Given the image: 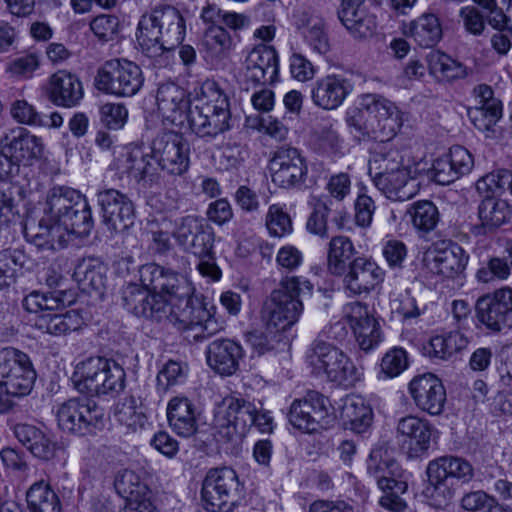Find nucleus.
<instances>
[{
    "mask_svg": "<svg viewBox=\"0 0 512 512\" xmlns=\"http://www.w3.org/2000/svg\"><path fill=\"white\" fill-rule=\"evenodd\" d=\"M43 216L36 223L26 222V239L40 249L60 250L70 234L87 235L92 226L91 208L87 199L73 188L54 186L43 203Z\"/></svg>",
    "mask_w": 512,
    "mask_h": 512,
    "instance_id": "f257e3e1",
    "label": "nucleus"
},
{
    "mask_svg": "<svg viewBox=\"0 0 512 512\" xmlns=\"http://www.w3.org/2000/svg\"><path fill=\"white\" fill-rule=\"evenodd\" d=\"M364 111L356 110L346 118L350 133L358 141L393 138L402 126V117L397 106L378 94L363 96Z\"/></svg>",
    "mask_w": 512,
    "mask_h": 512,
    "instance_id": "f03ea898",
    "label": "nucleus"
},
{
    "mask_svg": "<svg viewBox=\"0 0 512 512\" xmlns=\"http://www.w3.org/2000/svg\"><path fill=\"white\" fill-rule=\"evenodd\" d=\"M185 20L178 9L165 5L156 7L141 17L137 27V42L149 57H159L184 40Z\"/></svg>",
    "mask_w": 512,
    "mask_h": 512,
    "instance_id": "7ed1b4c3",
    "label": "nucleus"
},
{
    "mask_svg": "<svg viewBox=\"0 0 512 512\" xmlns=\"http://www.w3.org/2000/svg\"><path fill=\"white\" fill-rule=\"evenodd\" d=\"M312 284L301 277L292 276L284 278L264 302L262 319L267 329L284 331L294 325L303 310L299 299L302 292H311Z\"/></svg>",
    "mask_w": 512,
    "mask_h": 512,
    "instance_id": "20e7f679",
    "label": "nucleus"
},
{
    "mask_svg": "<svg viewBox=\"0 0 512 512\" xmlns=\"http://www.w3.org/2000/svg\"><path fill=\"white\" fill-rule=\"evenodd\" d=\"M74 377L79 392L99 396L122 390L125 372L114 360L91 357L77 365Z\"/></svg>",
    "mask_w": 512,
    "mask_h": 512,
    "instance_id": "39448f33",
    "label": "nucleus"
},
{
    "mask_svg": "<svg viewBox=\"0 0 512 512\" xmlns=\"http://www.w3.org/2000/svg\"><path fill=\"white\" fill-rule=\"evenodd\" d=\"M40 138L23 128L12 130L0 138V180L19 174L20 166H30L43 154Z\"/></svg>",
    "mask_w": 512,
    "mask_h": 512,
    "instance_id": "423d86ee",
    "label": "nucleus"
},
{
    "mask_svg": "<svg viewBox=\"0 0 512 512\" xmlns=\"http://www.w3.org/2000/svg\"><path fill=\"white\" fill-rule=\"evenodd\" d=\"M306 359L315 374H324L332 382L352 385L360 378L359 371L350 358L341 349L325 341H315L308 350Z\"/></svg>",
    "mask_w": 512,
    "mask_h": 512,
    "instance_id": "0eeeda50",
    "label": "nucleus"
},
{
    "mask_svg": "<svg viewBox=\"0 0 512 512\" xmlns=\"http://www.w3.org/2000/svg\"><path fill=\"white\" fill-rule=\"evenodd\" d=\"M143 84L144 76L140 66L124 58L104 62L95 76L96 88L116 97H132Z\"/></svg>",
    "mask_w": 512,
    "mask_h": 512,
    "instance_id": "6e6552de",
    "label": "nucleus"
},
{
    "mask_svg": "<svg viewBox=\"0 0 512 512\" xmlns=\"http://www.w3.org/2000/svg\"><path fill=\"white\" fill-rule=\"evenodd\" d=\"M37 378L30 357L14 347L0 349V390L13 397L30 394Z\"/></svg>",
    "mask_w": 512,
    "mask_h": 512,
    "instance_id": "1a4fd4ad",
    "label": "nucleus"
},
{
    "mask_svg": "<svg viewBox=\"0 0 512 512\" xmlns=\"http://www.w3.org/2000/svg\"><path fill=\"white\" fill-rule=\"evenodd\" d=\"M150 157L162 171L169 175L181 176L190 164V147L181 133L163 131L157 134L150 144Z\"/></svg>",
    "mask_w": 512,
    "mask_h": 512,
    "instance_id": "9d476101",
    "label": "nucleus"
},
{
    "mask_svg": "<svg viewBox=\"0 0 512 512\" xmlns=\"http://www.w3.org/2000/svg\"><path fill=\"white\" fill-rule=\"evenodd\" d=\"M104 412L94 401L72 398L62 403L57 410L59 427L66 432L86 435L103 426Z\"/></svg>",
    "mask_w": 512,
    "mask_h": 512,
    "instance_id": "9b49d317",
    "label": "nucleus"
},
{
    "mask_svg": "<svg viewBox=\"0 0 512 512\" xmlns=\"http://www.w3.org/2000/svg\"><path fill=\"white\" fill-rule=\"evenodd\" d=\"M476 316L489 331L512 329V287L504 286L479 297Z\"/></svg>",
    "mask_w": 512,
    "mask_h": 512,
    "instance_id": "f8f14e48",
    "label": "nucleus"
},
{
    "mask_svg": "<svg viewBox=\"0 0 512 512\" xmlns=\"http://www.w3.org/2000/svg\"><path fill=\"white\" fill-rule=\"evenodd\" d=\"M269 168L272 182L285 189L303 186L308 173L305 159L293 147L278 148L270 160Z\"/></svg>",
    "mask_w": 512,
    "mask_h": 512,
    "instance_id": "ddd939ff",
    "label": "nucleus"
},
{
    "mask_svg": "<svg viewBox=\"0 0 512 512\" xmlns=\"http://www.w3.org/2000/svg\"><path fill=\"white\" fill-rule=\"evenodd\" d=\"M212 309L214 307L208 309L205 304L194 298L191 304L181 308L171 318V323L179 330L194 332L193 338L196 341L206 339L223 329L222 324L214 318Z\"/></svg>",
    "mask_w": 512,
    "mask_h": 512,
    "instance_id": "4468645a",
    "label": "nucleus"
},
{
    "mask_svg": "<svg viewBox=\"0 0 512 512\" xmlns=\"http://www.w3.org/2000/svg\"><path fill=\"white\" fill-rule=\"evenodd\" d=\"M97 200L109 230L119 233L134 224L135 208L126 194L116 189H104L97 193Z\"/></svg>",
    "mask_w": 512,
    "mask_h": 512,
    "instance_id": "2eb2a0df",
    "label": "nucleus"
},
{
    "mask_svg": "<svg viewBox=\"0 0 512 512\" xmlns=\"http://www.w3.org/2000/svg\"><path fill=\"white\" fill-rule=\"evenodd\" d=\"M353 91L354 82L351 75L332 73L313 83L311 99L318 108L331 111L339 108Z\"/></svg>",
    "mask_w": 512,
    "mask_h": 512,
    "instance_id": "dca6fc26",
    "label": "nucleus"
},
{
    "mask_svg": "<svg viewBox=\"0 0 512 512\" xmlns=\"http://www.w3.org/2000/svg\"><path fill=\"white\" fill-rule=\"evenodd\" d=\"M125 308L138 317L156 321L168 320L171 323L169 305L161 295L154 294L137 284H128L122 292Z\"/></svg>",
    "mask_w": 512,
    "mask_h": 512,
    "instance_id": "f3484780",
    "label": "nucleus"
},
{
    "mask_svg": "<svg viewBox=\"0 0 512 512\" xmlns=\"http://www.w3.org/2000/svg\"><path fill=\"white\" fill-rule=\"evenodd\" d=\"M409 393L415 405L432 416L440 415L446 403V390L441 380L431 373L414 377Z\"/></svg>",
    "mask_w": 512,
    "mask_h": 512,
    "instance_id": "a211bd4d",
    "label": "nucleus"
},
{
    "mask_svg": "<svg viewBox=\"0 0 512 512\" xmlns=\"http://www.w3.org/2000/svg\"><path fill=\"white\" fill-rule=\"evenodd\" d=\"M330 401L322 394L312 391L302 400H295L289 411V422L307 433L317 430L319 423L329 413Z\"/></svg>",
    "mask_w": 512,
    "mask_h": 512,
    "instance_id": "6ab92c4d",
    "label": "nucleus"
},
{
    "mask_svg": "<svg viewBox=\"0 0 512 512\" xmlns=\"http://www.w3.org/2000/svg\"><path fill=\"white\" fill-rule=\"evenodd\" d=\"M343 276V286L353 295L367 294L384 279V271L366 257L354 258Z\"/></svg>",
    "mask_w": 512,
    "mask_h": 512,
    "instance_id": "aec40b11",
    "label": "nucleus"
},
{
    "mask_svg": "<svg viewBox=\"0 0 512 512\" xmlns=\"http://www.w3.org/2000/svg\"><path fill=\"white\" fill-rule=\"evenodd\" d=\"M346 319L363 351L374 349L381 341L380 325L370 315L368 307L360 302L347 306Z\"/></svg>",
    "mask_w": 512,
    "mask_h": 512,
    "instance_id": "412c9836",
    "label": "nucleus"
},
{
    "mask_svg": "<svg viewBox=\"0 0 512 512\" xmlns=\"http://www.w3.org/2000/svg\"><path fill=\"white\" fill-rule=\"evenodd\" d=\"M156 103L162 117L173 125H182L192 108L186 90L172 82L159 86Z\"/></svg>",
    "mask_w": 512,
    "mask_h": 512,
    "instance_id": "4be33fe9",
    "label": "nucleus"
},
{
    "mask_svg": "<svg viewBox=\"0 0 512 512\" xmlns=\"http://www.w3.org/2000/svg\"><path fill=\"white\" fill-rule=\"evenodd\" d=\"M396 432L398 440L408 449L409 457H418L429 449L432 426L427 420L413 415L402 417Z\"/></svg>",
    "mask_w": 512,
    "mask_h": 512,
    "instance_id": "5701e85b",
    "label": "nucleus"
},
{
    "mask_svg": "<svg viewBox=\"0 0 512 512\" xmlns=\"http://www.w3.org/2000/svg\"><path fill=\"white\" fill-rule=\"evenodd\" d=\"M338 18L348 32L357 39L371 37L376 30V19L364 5V0H342Z\"/></svg>",
    "mask_w": 512,
    "mask_h": 512,
    "instance_id": "b1692460",
    "label": "nucleus"
},
{
    "mask_svg": "<svg viewBox=\"0 0 512 512\" xmlns=\"http://www.w3.org/2000/svg\"><path fill=\"white\" fill-rule=\"evenodd\" d=\"M230 110L214 111L208 106L195 105L189 109L187 121L200 137H216L230 128Z\"/></svg>",
    "mask_w": 512,
    "mask_h": 512,
    "instance_id": "393cba45",
    "label": "nucleus"
},
{
    "mask_svg": "<svg viewBox=\"0 0 512 512\" xmlns=\"http://www.w3.org/2000/svg\"><path fill=\"white\" fill-rule=\"evenodd\" d=\"M161 286L156 291L169 305V313L172 318L181 308L191 304L194 297V287L188 279L170 269L165 268L162 275Z\"/></svg>",
    "mask_w": 512,
    "mask_h": 512,
    "instance_id": "a878e982",
    "label": "nucleus"
},
{
    "mask_svg": "<svg viewBox=\"0 0 512 512\" xmlns=\"http://www.w3.org/2000/svg\"><path fill=\"white\" fill-rule=\"evenodd\" d=\"M442 245L429 252L428 266L433 273L452 278L465 270L469 257L457 243Z\"/></svg>",
    "mask_w": 512,
    "mask_h": 512,
    "instance_id": "bb28decb",
    "label": "nucleus"
},
{
    "mask_svg": "<svg viewBox=\"0 0 512 512\" xmlns=\"http://www.w3.org/2000/svg\"><path fill=\"white\" fill-rule=\"evenodd\" d=\"M242 355L241 346L230 339L214 340L206 350L208 365L225 376L232 375L238 370Z\"/></svg>",
    "mask_w": 512,
    "mask_h": 512,
    "instance_id": "cd10ccee",
    "label": "nucleus"
},
{
    "mask_svg": "<svg viewBox=\"0 0 512 512\" xmlns=\"http://www.w3.org/2000/svg\"><path fill=\"white\" fill-rule=\"evenodd\" d=\"M375 187L392 201H406L413 198L419 191L417 180L409 170H400L372 178Z\"/></svg>",
    "mask_w": 512,
    "mask_h": 512,
    "instance_id": "c85d7f7f",
    "label": "nucleus"
},
{
    "mask_svg": "<svg viewBox=\"0 0 512 512\" xmlns=\"http://www.w3.org/2000/svg\"><path fill=\"white\" fill-rule=\"evenodd\" d=\"M84 96L81 81L64 70L54 73L49 81V99L57 106L67 108L79 104Z\"/></svg>",
    "mask_w": 512,
    "mask_h": 512,
    "instance_id": "c756f323",
    "label": "nucleus"
},
{
    "mask_svg": "<svg viewBox=\"0 0 512 512\" xmlns=\"http://www.w3.org/2000/svg\"><path fill=\"white\" fill-rule=\"evenodd\" d=\"M512 216L509 204L500 198L486 196L478 206L480 223L473 228L476 235H486L506 224Z\"/></svg>",
    "mask_w": 512,
    "mask_h": 512,
    "instance_id": "7c9ffc66",
    "label": "nucleus"
},
{
    "mask_svg": "<svg viewBox=\"0 0 512 512\" xmlns=\"http://www.w3.org/2000/svg\"><path fill=\"white\" fill-rule=\"evenodd\" d=\"M14 435L33 456L39 459L50 460L56 454V442L49 434L34 425L17 424L14 427Z\"/></svg>",
    "mask_w": 512,
    "mask_h": 512,
    "instance_id": "2f4dec72",
    "label": "nucleus"
},
{
    "mask_svg": "<svg viewBox=\"0 0 512 512\" xmlns=\"http://www.w3.org/2000/svg\"><path fill=\"white\" fill-rule=\"evenodd\" d=\"M167 418L171 429L181 437H190L198 429L195 406L186 397H174L169 401Z\"/></svg>",
    "mask_w": 512,
    "mask_h": 512,
    "instance_id": "473e14b6",
    "label": "nucleus"
},
{
    "mask_svg": "<svg viewBox=\"0 0 512 512\" xmlns=\"http://www.w3.org/2000/svg\"><path fill=\"white\" fill-rule=\"evenodd\" d=\"M388 141L385 140L377 144L370 152L369 175L371 178L400 170H409L404 165V158L400 151Z\"/></svg>",
    "mask_w": 512,
    "mask_h": 512,
    "instance_id": "72a5a7b5",
    "label": "nucleus"
},
{
    "mask_svg": "<svg viewBox=\"0 0 512 512\" xmlns=\"http://www.w3.org/2000/svg\"><path fill=\"white\" fill-rule=\"evenodd\" d=\"M106 266L98 259L84 258L75 266L73 278L82 291L102 293L106 283Z\"/></svg>",
    "mask_w": 512,
    "mask_h": 512,
    "instance_id": "f704fd0d",
    "label": "nucleus"
},
{
    "mask_svg": "<svg viewBox=\"0 0 512 512\" xmlns=\"http://www.w3.org/2000/svg\"><path fill=\"white\" fill-rule=\"evenodd\" d=\"M340 417L356 433L364 432L372 422L371 407L359 395H348L342 400Z\"/></svg>",
    "mask_w": 512,
    "mask_h": 512,
    "instance_id": "c9c22d12",
    "label": "nucleus"
},
{
    "mask_svg": "<svg viewBox=\"0 0 512 512\" xmlns=\"http://www.w3.org/2000/svg\"><path fill=\"white\" fill-rule=\"evenodd\" d=\"M426 474L429 480L472 478L474 469L469 461L455 456H442L429 462Z\"/></svg>",
    "mask_w": 512,
    "mask_h": 512,
    "instance_id": "e433bc0d",
    "label": "nucleus"
},
{
    "mask_svg": "<svg viewBox=\"0 0 512 512\" xmlns=\"http://www.w3.org/2000/svg\"><path fill=\"white\" fill-rule=\"evenodd\" d=\"M225 414L227 427L232 426L240 436L246 432L255 423L257 407L254 403L243 398L230 397L225 400Z\"/></svg>",
    "mask_w": 512,
    "mask_h": 512,
    "instance_id": "4c0bfd02",
    "label": "nucleus"
},
{
    "mask_svg": "<svg viewBox=\"0 0 512 512\" xmlns=\"http://www.w3.org/2000/svg\"><path fill=\"white\" fill-rule=\"evenodd\" d=\"M73 302L71 292L55 290L50 293L33 291L23 300V307L30 313H51Z\"/></svg>",
    "mask_w": 512,
    "mask_h": 512,
    "instance_id": "58836bf2",
    "label": "nucleus"
},
{
    "mask_svg": "<svg viewBox=\"0 0 512 512\" xmlns=\"http://www.w3.org/2000/svg\"><path fill=\"white\" fill-rule=\"evenodd\" d=\"M296 25L298 29L302 30L305 41L314 51L325 54L329 50L324 22L320 17L303 11L297 15Z\"/></svg>",
    "mask_w": 512,
    "mask_h": 512,
    "instance_id": "ea45409f",
    "label": "nucleus"
},
{
    "mask_svg": "<svg viewBox=\"0 0 512 512\" xmlns=\"http://www.w3.org/2000/svg\"><path fill=\"white\" fill-rule=\"evenodd\" d=\"M201 498L204 508L210 512H229L239 500L226 484L219 482H203Z\"/></svg>",
    "mask_w": 512,
    "mask_h": 512,
    "instance_id": "a19ab883",
    "label": "nucleus"
},
{
    "mask_svg": "<svg viewBox=\"0 0 512 512\" xmlns=\"http://www.w3.org/2000/svg\"><path fill=\"white\" fill-rule=\"evenodd\" d=\"M82 324V317L74 310L64 314L43 313L39 315L35 322L38 329L55 336L76 331Z\"/></svg>",
    "mask_w": 512,
    "mask_h": 512,
    "instance_id": "79ce46f5",
    "label": "nucleus"
},
{
    "mask_svg": "<svg viewBox=\"0 0 512 512\" xmlns=\"http://www.w3.org/2000/svg\"><path fill=\"white\" fill-rule=\"evenodd\" d=\"M356 250L352 241L346 236H335L329 242L327 267L331 274H344L349 263L354 259Z\"/></svg>",
    "mask_w": 512,
    "mask_h": 512,
    "instance_id": "37998d69",
    "label": "nucleus"
},
{
    "mask_svg": "<svg viewBox=\"0 0 512 512\" xmlns=\"http://www.w3.org/2000/svg\"><path fill=\"white\" fill-rule=\"evenodd\" d=\"M410 35L419 46L433 47L442 37L439 19L430 13L421 15L411 22Z\"/></svg>",
    "mask_w": 512,
    "mask_h": 512,
    "instance_id": "c03bdc74",
    "label": "nucleus"
},
{
    "mask_svg": "<svg viewBox=\"0 0 512 512\" xmlns=\"http://www.w3.org/2000/svg\"><path fill=\"white\" fill-rule=\"evenodd\" d=\"M26 496L32 512H61L59 498L49 482H34Z\"/></svg>",
    "mask_w": 512,
    "mask_h": 512,
    "instance_id": "a18cd8bd",
    "label": "nucleus"
},
{
    "mask_svg": "<svg viewBox=\"0 0 512 512\" xmlns=\"http://www.w3.org/2000/svg\"><path fill=\"white\" fill-rule=\"evenodd\" d=\"M117 421L131 431L142 428L146 423V416L143 412L141 401L135 396L125 397L115 408Z\"/></svg>",
    "mask_w": 512,
    "mask_h": 512,
    "instance_id": "49530a36",
    "label": "nucleus"
},
{
    "mask_svg": "<svg viewBox=\"0 0 512 512\" xmlns=\"http://www.w3.org/2000/svg\"><path fill=\"white\" fill-rule=\"evenodd\" d=\"M367 469L376 480H397L405 477L398 462L389 457L383 458L381 450H373L367 460Z\"/></svg>",
    "mask_w": 512,
    "mask_h": 512,
    "instance_id": "de8ad7c7",
    "label": "nucleus"
},
{
    "mask_svg": "<svg viewBox=\"0 0 512 512\" xmlns=\"http://www.w3.org/2000/svg\"><path fill=\"white\" fill-rule=\"evenodd\" d=\"M408 214L411 217L413 226L425 233L432 231L439 221L438 209L431 201L414 203L408 209Z\"/></svg>",
    "mask_w": 512,
    "mask_h": 512,
    "instance_id": "09e8293b",
    "label": "nucleus"
},
{
    "mask_svg": "<svg viewBox=\"0 0 512 512\" xmlns=\"http://www.w3.org/2000/svg\"><path fill=\"white\" fill-rule=\"evenodd\" d=\"M430 66L435 73L448 81L463 79L469 74L466 66L444 53H433L430 56Z\"/></svg>",
    "mask_w": 512,
    "mask_h": 512,
    "instance_id": "8fccbe9b",
    "label": "nucleus"
},
{
    "mask_svg": "<svg viewBox=\"0 0 512 512\" xmlns=\"http://www.w3.org/2000/svg\"><path fill=\"white\" fill-rule=\"evenodd\" d=\"M196 105L208 106L214 111L230 110L228 96L212 80H207L201 85Z\"/></svg>",
    "mask_w": 512,
    "mask_h": 512,
    "instance_id": "3c124183",
    "label": "nucleus"
},
{
    "mask_svg": "<svg viewBox=\"0 0 512 512\" xmlns=\"http://www.w3.org/2000/svg\"><path fill=\"white\" fill-rule=\"evenodd\" d=\"M232 38L222 25H210L203 34L202 45L213 55H220L232 47Z\"/></svg>",
    "mask_w": 512,
    "mask_h": 512,
    "instance_id": "603ef678",
    "label": "nucleus"
},
{
    "mask_svg": "<svg viewBox=\"0 0 512 512\" xmlns=\"http://www.w3.org/2000/svg\"><path fill=\"white\" fill-rule=\"evenodd\" d=\"M383 495L379 504L388 510L400 512L405 509L406 503L401 495L407 491V482H378Z\"/></svg>",
    "mask_w": 512,
    "mask_h": 512,
    "instance_id": "864d4df0",
    "label": "nucleus"
},
{
    "mask_svg": "<svg viewBox=\"0 0 512 512\" xmlns=\"http://www.w3.org/2000/svg\"><path fill=\"white\" fill-rule=\"evenodd\" d=\"M245 63L257 66L269 73V81H273L278 74V55L272 47L253 49L247 56Z\"/></svg>",
    "mask_w": 512,
    "mask_h": 512,
    "instance_id": "5fc2aeb1",
    "label": "nucleus"
},
{
    "mask_svg": "<svg viewBox=\"0 0 512 512\" xmlns=\"http://www.w3.org/2000/svg\"><path fill=\"white\" fill-rule=\"evenodd\" d=\"M188 366L184 363L169 360L158 372L157 386L162 391H167L175 385L182 384L187 377Z\"/></svg>",
    "mask_w": 512,
    "mask_h": 512,
    "instance_id": "6e6d98bb",
    "label": "nucleus"
},
{
    "mask_svg": "<svg viewBox=\"0 0 512 512\" xmlns=\"http://www.w3.org/2000/svg\"><path fill=\"white\" fill-rule=\"evenodd\" d=\"M41 59L35 52L24 53L11 60L6 71L15 78L30 79L35 71L40 68Z\"/></svg>",
    "mask_w": 512,
    "mask_h": 512,
    "instance_id": "4d7b16f0",
    "label": "nucleus"
},
{
    "mask_svg": "<svg viewBox=\"0 0 512 512\" xmlns=\"http://www.w3.org/2000/svg\"><path fill=\"white\" fill-rule=\"evenodd\" d=\"M468 116L479 131H491L502 116V107L495 104L487 107L475 106L468 110Z\"/></svg>",
    "mask_w": 512,
    "mask_h": 512,
    "instance_id": "13d9d810",
    "label": "nucleus"
},
{
    "mask_svg": "<svg viewBox=\"0 0 512 512\" xmlns=\"http://www.w3.org/2000/svg\"><path fill=\"white\" fill-rule=\"evenodd\" d=\"M462 507L470 512H507L493 497L483 491H474L463 496Z\"/></svg>",
    "mask_w": 512,
    "mask_h": 512,
    "instance_id": "bf43d9fd",
    "label": "nucleus"
},
{
    "mask_svg": "<svg viewBox=\"0 0 512 512\" xmlns=\"http://www.w3.org/2000/svg\"><path fill=\"white\" fill-rule=\"evenodd\" d=\"M510 275V266L507 260L499 257L491 258L485 266L476 272L478 282L488 284L496 280H506Z\"/></svg>",
    "mask_w": 512,
    "mask_h": 512,
    "instance_id": "052dcab7",
    "label": "nucleus"
},
{
    "mask_svg": "<svg viewBox=\"0 0 512 512\" xmlns=\"http://www.w3.org/2000/svg\"><path fill=\"white\" fill-rule=\"evenodd\" d=\"M128 118V110L121 103H105L100 107V120L109 130H120Z\"/></svg>",
    "mask_w": 512,
    "mask_h": 512,
    "instance_id": "680f3d73",
    "label": "nucleus"
},
{
    "mask_svg": "<svg viewBox=\"0 0 512 512\" xmlns=\"http://www.w3.org/2000/svg\"><path fill=\"white\" fill-rule=\"evenodd\" d=\"M266 227L271 236L283 237L292 232V221L280 207L272 205L266 215Z\"/></svg>",
    "mask_w": 512,
    "mask_h": 512,
    "instance_id": "e2e57ef3",
    "label": "nucleus"
},
{
    "mask_svg": "<svg viewBox=\"0 0 512 512\" xmlns=\"http://www.w3.org/2000/svg\"><path fill=\"white\" fill-rule=\"evenodd\" d=\"M422 495L425 501L433 507L446 506L452 499V490L447 482H423Z\"/></svg>",
    "mask_w": 512,
    "mask_h": 512,
    "instance_id": "0e129e2a",
    "label": "nucleus"
},
{
    "mask_svg": "<svg viewBox=\"0 0 512 512\" xmlns=\"http://www.w3.org/2000/svg\"><path fill=\"white\" fill-rule=\"evenodd\" d=\"M408 366L407 353L402 348L389 350L382 358L381 372L387 378L400 375Z\"/></svg>",
    "mask_w": 512,
    "mask_h": 512,
    "instance_id": "69168bd1",
    "label": "nucleus"
},
{
    "mask_svg": "<svg viewBox=\"0 0 512 512\" xmlns=\"http://www.w3.org/2000/svg\"><path fill=\"white\" fill-rule=\"evenodd\" d=\"M90 28L99 40L107 42L117 35L119 20L114 15L101 14L91 21Z\"/></svg>",
    "mask_w": 512,
    "mask_h": 512,
    "instance_id": "338daca9",
    "label": "nucleus"
},
{
    "mask_svg": "<svg viewBox=\"0 0 512 512\" xmlns=\"http://www.w3.org/2000/svg\"><path fill=\"white\" fill-rule=\"evenodd\" d=\"M213 246L214 233L210 227L203 224L196 234V238L187 245L185 250L198 258H205L213 254Z\"/></svg>",
    "mask_w": 512,
    "mask_h": 512,
    "instance_id": "774afa93",
    "label": "nucleus"
}]
</instances>
